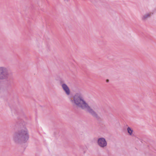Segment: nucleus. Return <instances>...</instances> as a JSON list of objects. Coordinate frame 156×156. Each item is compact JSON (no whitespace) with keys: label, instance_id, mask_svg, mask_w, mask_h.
Wrapping results in <instances>:
<instances>
[{"label":"nucleus","instance_id":"8","mask_svg":"<svg viewBox=\"0 0 156 156\" xmlns=\"http://www.w3.org/2000/svg\"><path fill=\"white\" fill-rule=\"evenodd\" d=\"M106 82H109V80H106Z\"/></svg>","mask_w":156,"mask_h":156},{"label":"nucleus","instance_id":"6","mask_svg":"<svg viewBox=\"0 0 156 156\" xmlns=\"http://www.w3.org/2000/svg\"><path fill=\"white\" fill-rule=\"evenodd\" d=\"M151 15V13H146L142 17V19L143 21H145L150 18Z\"/></svg>","mask_w":156,"mask_h":156},{"label":"nucleus","instance_id":"2","mask_svg":"<svg viewBox=\"0 0 156 156\" xmlns=\"http://www.w3.org/2000/svg\"><path fill=\"white\" fill-rule=\"evenodd\" d=\"M29 138L27 129L24 127L16 132L13 135V139L16 143H25Z\"/></svg>","mask_w":156,"mask_h":156},{"label":"nucleus","instance_id":"4","mask_svg":"<svg viewBox=\"0 0 156 156\" xmlns=\"http://www.w3.org/2000/svg\"><path fill=\"white\" fill-rule=\"evenodd\" d=\"M98 145L102 148H104L107 145V142L105 139L103 137L99 138L97 140Z\"/></svg>","mask_w":156,"mask_h":156},{"label":"nucleus","instance_id":"5","mask_svg":"<svg viewBox=\"0 0 156 156\" xmlns=\"http://www.w3.org/2000/svg\"><path fill=\"white\" fill-rule=\"evenodd\" d=\"M61 86L66 95H69L70 94V90L66 84L64 83L62 84Z\"/></svg>","mask_w":156,"mask_h":156},{"label":"nucleus","instance_id":"7","mask_svg":"<svg viewBox=\"0 0 156 156\" xmlns=\"http://www.w3.org/2000/svg\"><path fill=\"white\" fill-rule=\"evenodd\" d=\"M128 133L129 135H131L132 133L133 130L129 127H128L127 129Z\"/></svg>","mask_w":156,"mask_h":156},{"label":"nucleus","instance_id":"1","mask_svg":"<svg viewBox=\"0 0 156 156\" xmlns=\"http://www.w3.org/2000/svg\"><path fill=\"white\" fill-rule=\"evenodd\" d=\"M70 101L73 105L86 110L92 116L97 119H99V117L97 114L90 108L84 100L83 95L81 93L76 94L73 97Z\"/></svg>","mask_w":156,"mask_h":156},{"label":"nucleus","instance_id":"3","mask_svg":"<svg viewBox=\"0 0 156 156\" xmlns=\"http://www.w3.org/2000/svg\"><path fill=\"white\" fill-rule=\"evenodd\" d=\"M9 76V69L5 66H0V80H6Z\"/></svg>","mask_w":156,"mask_h":156}]
</instances>
